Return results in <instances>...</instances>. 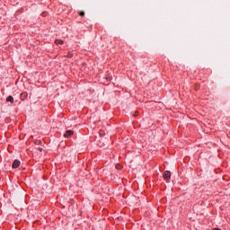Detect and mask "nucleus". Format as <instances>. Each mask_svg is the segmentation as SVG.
Here are the masks:
<instances>
[{
    "label": "nucleus",
    "mask_w": 230,
    "mask_h": 230,
    "mask_svg": "<svg viewBox=\"0 0 230 230\" xmlns=\"http://www.w3.org/2000/svg\"><path fill=\"white\" fill-rule=\"evenodd\" d=\"M19 166H21V161L14 160V162L13 163V168H19Z\"/></svg>",
    "instance_id": "7ed1b4c3"
},
{
    "label": "nucleus",
    "mask_w": 230,
    "mask_h": 230,
    "mask_svg": "<svg viewBox=\"0 0 230 230\" xmlns=\"http://www.w3.org/2000/svg\"><path fill=\"white\" fill-rule=\"evenodd\" d=\"M39 152H42V147L38 148Z\"/></svg>",
    "instance_id": "1a4fd4ad"
},
{
    "label": "nucleus",
    "mask_w": 230,
    "mask_h": 230,
    "mask_svg": "<svg viewBox=\"0 0 230 230\" xmlns=\"http://www.w3.org/2000/svg\"><path fill=\"white\" fill-rule=\"evenodd\" d=\"M73 134H74L73 130H66L64 134V137H66V138L71 137Z\"/></svg>",
    "instance_id": "f03ea898"
},
{
    "label": "nucleus",
    "mask_w": 230,
    "mask_h": 230,
    "mask_svg": "<svg viewBox=\"0 0 230 230\" xmlns=\"http://www.w3.org/2000/svg\"><path fill=\"white\" fill-rule=\"evenodd\" d=\"M79 15H80L81 17H84V15H85V13H84V11H81V12L79 13Z\"/></svg>",
    "instance_id": "0eeeda50"
},
{
    "label": "nucleus",
    "mask_w": 230,
    "mask_h": 230,
    "mask_svg": "<svg viewBox=\"0 0 230 230\" xmlns=\"http://www.w3.org/2000/svg\"><path fill=\"white\" fill-rule=\"evenodd\" d=\"M21 100H26L28 98V93H22L20 96Z\"/></svg>",
    "instance_id": "20e7f679"
},
{
    "label": "nucleus",
    "mask_w": 230,
    "mask_h": 230,
    "mask_svg": "<svg viewBox=\"0 0 230 230\" xmlns=\"http://www.w3.org/2000/svg\"><path fill=\"white\" fill-rule=\"evenodd\" d=\"M170 177H172V173L169 171H165L164 172V179L165 181H170Z\"/></svg>",
    "instance_id": "f257e3e1"
},
{
    "label": "nucleus",
    "mask_w": 230,
    "mask_h": 230,
    "mask_svg": "<svg viewBox=\"0 0 230 230\" xmlns=\"http://www.w3.org/2000/svg\"><path fill=\"white\" fill-rule=\"evenodd\" d=\"M6 102H10V103H13V97L12 95H9L7 98H6Z\"/></svg>",
    "instance_id": "39448f33"
},
{
    "label": "nucleus",
    "mask_w": 230,
    "mask_h": 230,
    "mask_svg": "<svg viewBox=\"0 0 230 230\" xmlns=\"http://www.w3.org/2000/svg\"><path fill=\"white\" fill-rule=\"evenodd\" d=\"M56 44H64V41L61 40H56Z\"/></svg>",
    "instance_id": "423d86ee"
},
{
    "label": "nucleus",
    "mask_w": 230,
    "mask_h": 230,
    "mask_svg": "<svg viewBox=\"0 0 230 230\" xmlns=\"http://www.w3.org/2000/svg\"><path fill=\"white\" fill-rule=\"evenodd\" d=\"M116 168H118V170H119V169H121V165L117 164V165H116Z\"/></svg>",
    "instance_id": "6e6552de"
}]
</instances>
